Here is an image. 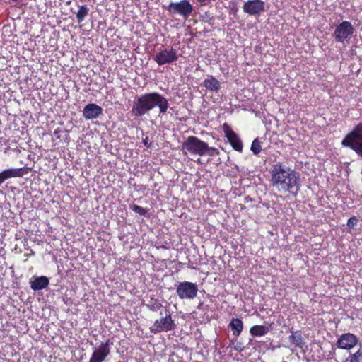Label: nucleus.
<instances>
[{"mask_svg":"<svg viewBox=\"0 0 362 362\" xmlns=\"http://www.w3.org/2000/svg\"><path fill=\"white\" fill-rule=\"evenodd\" d=\"M341 144L353 150L358 156L362 157V122L356 124L345 136Z\"/></svg>","mask_w":362,"mask_h":362,"instance_id":"nucleus-3","label":"nucleus"},{"mask_svg":"<svg viewBox=\"0 0 362 362\" xmlns=\"http://www.w3.org/2000/svg\"><path fill=\"white\" fill-rule=\"evenodd\" d=\"M203 86L207 90H218L221 88L220 82L213 76H208L203 81Z\"/></svg>","mask_w":362,"mask_h":362,"instance_id":"nucleus-17","label":"nucleus"},{"mask_svg":"<svg viewBox=\"0 0 362 362\" xmlns=\"http://www.w3.org/2000/svg\"><path fill=\"white\" fill-rule=\"evenodd\" d=\"M182 149L183 151H186L191 154L203 156H204V150L206 149V143L197 136H189L182 143Z\"/></svg>","mask_w":362,"mask_h":362,"instance_id":"nucleus-6","label":"nucleus"},{"mask_svg":"<svg viewBox=\"0 0 362 362\" xmlns=\"http://www.w3.org/2000/svg\"><path fill=\"white\" fill-rule=\"evenodd\" d=\"M146 306L151 311L156 312L158 310L162 307V303L160 301L155 298L154 296H151L150 299L148 300Z\"/></svg>","mask_w":362,"mask_h":362,"instance_id":"nucleus-22","label":"nucleus"},{"mask_svg":"<svg viewBox=\"0 0 362 362\" xmlns=\"http://www.w3.org/2000/svg\"><path fill=\"white\" fill-rule=\"evenodd\" d=\"M233 335L238 337L243 329V322L240 318H233L229 324Z\"/></svg>","mask_w":362,"mask_h":362,"instance_id":"nucleus-18","label":"nucleus"},{"mask_svg":"<svg viewBox=\"0 0 362 362\" xmlns=\"http://www.w3.org/2000/svg\"><path fill=\"white\" fill-rule=\"evenodd\" d=\"M235 351H242L241 349H239V346L235 347Z\"/></svg>","mask_w":362,"mask_h":362,"instance_id":"nucleus-30","label":"nucleus"},{"mask_svg":"<svg viewBox=\"0 0 362 362\" xmlns=\"http://www.w3.org/2000/svg\"><path fill=\"white\" fill-rule=\"evenodd\" d=\"M49 283L47 277L42 276L36 277L33 281H30V288L34 291H39L45 288Z\"/></svg>","mask_w":362,"mask_h":362,"instance_id":"nucleus-16","label":"nucleus"},{"mask_svg":"<svg viewBox=\"0 0 362 362\" xmlns=\"http://www.w3.org/2000/svg\"><path fill=\"white\" fill-rule=\"evenodd\" d=\"M269 332V327L265 325H254L250 329V334L252 337H262Z\"/></svg>","mask_w":362,"mask_h":362,"instance_id":"nucleus-19","label":"nucleus"},{"mask_svg":"<svg viewBox=\"0 0 362 362\" xmlns=\"http://www.w3.org/2000/svg\"><path fill=\"white\" fill-rule=\"evenodd\" d=\"M198 287L196 284L189 281L180 282L176 288V293L180 299H193L197 295Z\"/></svg>","mask_w":362,"mask_h":362,"instance_id":"nucleus-7","label":"nucleus"},{"mask_svg":"<svg viewBox=\"0 0 362 362\" xmlns=\"http://www.w3.org/2000/svg\"><path fill=\"white\" fill-rule=\"evenodd\" d=\"M243 11L250 16H259L265 10V4L262 0H248L243 6Z\"/></svg>","mask_w":362,"mask_h":362,"instance_id":"nucleus-11","label":"nucleus"},{"mask_svg":"<svg viewBox=\"0 0 362 362\" xmlns=\"http://www.w3.org/2000/svg\"><path fill=\"white\" fill-rule=\"evenodd\" d=\"M89 8L86 5H81L78 6V11L76 13L78 23H82L86 16L88 14Z\"/></svg>","mask_w":362,"mask_h":362,"instance_id":"nucleus-23","label":"nucleus"},{"mask_svg":"<svg viewBox=\"0 0 362 362\" xmlns=\"http://www.w3.org/2000/svg\"><path fill=\"white\" fill-rule=\"evenodd\" d=\"M288 339L291 344L294 345L295 347L302 348L304 344L302 334L300 331L293 332L292 334L289 336Z\"/></svg>","mask_w":362,"mask_h":362,"instance_id":"nucleus-20","label":"nucleus"},{"mask_svg":"<svg viewBox=\"0 0 362 362\" xmlns=\"http://www.w3.org/2000/svg\"><path fill=\"white\" fill-rule=\"evenodd\" d=\"M102 111L100 106L95 103H89L84 107L83 116L87 119H95L102 113Z\"/></svg>","mask_w":362,"mask_h":362,"instance_id":"nucleus-15","label":"nucleus"},{"mask_svg":"<svg viewBox=\"0 0 362 362\" xmlns=\"http://www.w3.org/2000/svg\"><path fill=\"white\" fill-rule=\"evenodd\" d=\"M31 170V168L28 167H22L20 168H10L4 170L0 173L5 180L13 177H22L28 174Z\"/></svg>","mask_w":362,"mask_h":362,"instance_id":"nucleus-14","label":"nucleus"},{"mask_svg":"<svg viewBox=\"0 0 362 362\" xmlns=\"http://www.w3.org/2000/svg\"><path fill=\"white\" fill-rule=\"evenodd\" d=\"M110 344L109 339L101 343L98 348L93 351L89 362H103L110 354Z\"/></svg>","mask_w":362,"mask_h":362,"instance_id":"nucleus-13","label":"nucleus"},{"mask_svg":"<svg viewBox=\"0 0 362 362\" xmlns=\"http://www.w3.org/2000/svg\"><path fill=\"white\" fill-rule=\"evenodd\" d=\"M62 130L59 128H57L54 132V135L56 136L58 134L61 133Z\"/></svg>","mask_w":362,"mask_h":362,"instance_id":"nucleus-28","label":"nucleus"},{"mask_svg":"<svg viewBox=\"0 0 362 362\" xmlns=\"http://www.w3.org/2000/svg\"><path fill=\"white\" fill-rule=\"evenodd\" d=\"M342 362H362V347L361 346L354 353H350Z\"/></svg>","mask_w":362,"mask_h":362,"instance_id":"nucleus-21","label":"nucleus"},{"mask_svg":"<svg viewBox=\"0 0 362 362\" xmlns=\"http://www.w3.org/2000/svg\"><path fill=\"white\" fill-rule=\"evenodd\" d=\"M5 181L4 178L3 177V176L1 175V174L0 173V186L2 185V183Z\"/></svg>","mask_w":362,"mask_h":362,"instance_id":"nucleus-29","label":"nucleus"},{"mask_svg":"<svg viewBox=\"0 0 362 362\" xmlns=\"http://www.w3.org/2000/svg\"><path fill=\"white\" fill-rule=\"evenodd\" d=\"M158 107L160 114L166 113L169 103L168 100L156 92L145 93L134 101L132 112L136 117H141L155 107Z\"/></svg>","mask_w":362,"mask_h":362,"instance_id":"nucleus-2","label":"nucleus"},{"mask_svg":"<svg viewBox=\"0 0 362 362\" xmlns=\"http://www.w3.org/2000/svg\"><path fill=\"white\" fill-rule=\"evenodd\" d=\"M129 208L134 212V213H136V214H139V215H141V216H145L147 212H148V210L139 206V205H136V204H132V205H130L129 206Z\"/></svg>","mask_w":362,"mask_h":362,"instance_id":"nucleus-25","label":"nucleus"},{"mask_svg":"<svg viewBox=\"0 0 362 362\" xmlns=\"http://www.w3.org/2000/svg\"><path fill=\"white\" fill-rule=\"evenodd\" d=\"M223 130L225 136L227 138V140L232 146V148L235 151L239 153H242L243 150V145L238 135L232 129V128L227 123H225L223 125Z\"/></svg>","mask_w":362,"mask_h":362,"instance_id":"nucleus-9","label":"nucleus"},{"mask_svg":"<svg viewBox=\"0 0 362 362\" xmlns=\"http://www.w3.org/2000/svg\"><path fill=\"white\" fill-rule=\"evenodd\" d=\"M271 184L280 192H288L296 197L300 190L299 174L282 162H277L270 170Z\"/></svg>","mask_w":362,"mask_h":362,"instance_id":"nucleus-1","label":"nucleus"},{"mask_svg":"<svg viewBox=\"0 0 362 362\" xmlns=\"http://www.w3.org/2000/svg\"><path fill=\"white\" fill-rule=\"evenodd\" d=\"M358 341L359 339L356 335L348 332L341 334L338 338L336 345L339 349L351 350L358 344Z\"/></svg>","mask_w":362,"mask_h":362,"instance_id":"nucleus-12","label":"nucleus"},{"mask_svg":"<svg viewBox=\"0 0 362 362\" xmlns=\"http://www.w3.org/2000/svg\"><path fill=\"white\" fill-rule=\"evenodd\" d=\"M358 219L356 216L351 217L347 222V226L350 229H353L357 224Z\"/></svg>","mask_w":362,"mask_h":362,"instance_id":"nucleus-27","label":"nucleus"},{"mask_svg":"<svg viewBox=\"0 0 362 362\" xmlns=\"http://www.w3.org/2000/svg\"><path fill=\"white\" fill-rule=\"evenodd\" d=\"M170 15H179L187 19L194 11V6L189 0H181L177 2H171L168 6H163Z\"/></svg>","mask_w":362,"mask_h":362,"instance_id":"nucleus-4","label":"nucleus"},{"mask_svg":"<svg viewBox=\"0 0 362 362\" xmlns=\"http://www.w3.org/2000/svg\"><path fill=\"white\" fill-rule=\"evenodd\" d=\"M354 28L349 21H344L338 25L334 30L336 41L343 42L352 35Z\"/></svg>","mask_w":362,"mask_h":362,"instance_id":"nucleus-10","label":"nucleus"},{"mask_svg":"<svg viewBox=\"0 0 362 362\" xmlns=\"http://www.w3.org/2000/svg\"><path fill=\"white\" fill-rule=\"evenodd\" d=\"M220 154L219 151L215 147H209L206 144V149L204 150V156L209 155L210 156H218Z\"/></svg>","mask_w":362,"mask_h":362,"instance_id":"nucleus-26","label":"nucleus"},{"mask_svg":"<svg viewBox=\"0 0 362 362\" xmlns=\"http://www.w3.org/2000/svg\"><path fill=\"white\" fill-rule=\"evenodd\" d=\"M251 151L255 155H258L261 152L262 145L257 138L253 140L251 145Z\"/></svg>","mask_w":362,"mask_h":362,"instance_id":"nucleus-24","label":"nucleus"},{"mask_svg":"<svg viewBox=\"0 0 362 362\" xmlns=\"http://www.w3.org/2000/svg\"><path fill=\"white\" fill-rule=\"evenodd\" d=\"M178 59L177 51L171 47L165 49L158 52L153 57V60L159 65L162 66L166 64H171Z\"/></svg>","mask_w":362,"mask_h":362,"instance_id":"nucleus-8","label":"nucleus"},{"mask_svg":"<svg viewBox=\"0 0 362 362\" xmlns=\"http://www.w3.org/2000/svg\"><path fill=\"white\" fill-rule=\"evenodd\" d=\"M176 324L172 317V315L168 308H165V316L160 317L156 320L153 325L149 328L150 332L153 334H157L163 332H169L175 329Z\"/></svg>","mask_w":362,"mask_h":362,"instance_id":"nucleus-5","label":"nucleus"}]
</instances>
